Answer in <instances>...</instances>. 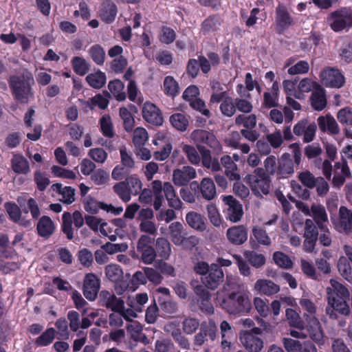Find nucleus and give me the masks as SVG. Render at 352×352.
I'll use <instances>...</instances> for the list:
<instances>
[{"instance_id":"c85d7f7f","label":"nucleus","mask_w":352,"mask_h":352,"mask_svg":"<svg viewBox=\"0 0 352 352\" xmlns=\"http://www.w3.org/2000/svg\"><path fill=\"white\" fill-rule=\"evenodd\" d=\"M294 58H290L284 63V68H288L287 73L289 75L303 74L309 71V65L307 61L300 60L294 64Z\"/></svg>"},{"instance_id":"8fccbe9b","label":"nucleus","mask_w":352,"mask_h":352,"mask_svg":"<svg viewBox=\"0 0 352 352\" xmlns=\"http://www.w3.org/2000/svg\"><path fill=\"white\" fill-rule=\"evenodd\" d=\"M338 269L340 274L349 282H352V268L348 259L340 256L338 262Z\"/></svg>"},{"instance_id":"f8f14e48","label":"nucleus","mask_w":352,"mask_h":352,"mask_svg":"<svg viewBox=\"0 0 352 352\" xmlns=\"http://www.w3.org/2000/svg\"><path fill=\"white\" fill-rule=\"evenodd\" d=\"M222 199L227 206V219L233 223L239 221L243 214L242 205L232 195L223 196Z\"/></svg>"},{"instance_id":"b1692460","label":"nucleus","mask_w":352,"mask_h":352,"mask_svg":"<svg viewBox=\"0 0 352 352\" xmlns=\"http://www.w3.org/2000/svg\"><path fill=\"white\" fill-rule=\"evenodd\" d=\"M226 235L229 241L235 245L243 244L248 239L247 229L243 226H236L229 228Z\"/></svg>"},{"instance_id":"6ab92c4d","label":"nucleus","mask_w":352,"mask_h":352,"mask_svg":"<svg viewBox=\"0 0 352 352\" xmlns=\"http://www.w3.org/2000/svg\"><path fill=\"white\" fill-rule=\"evenodd\" d=\"M224 273L220 266L217 264H211L210 270L204 278L203 282L209 289H216L223 280Z\"/></svg>"},{"instance_id":"f03ea898","label":"nucleus","mask_w":352,"mask_h":352,"mask_svg":"<svg viewBox=\"0 0 352 352\" xmlns=\"http://www.w3.org/2000/svg\"><path fill=\"white\" fill-rule=\"evenodd\" d=\"M327 293L328 307L326 312L331 318H337V312L344 316L349 314L350 308L347 300L350 295L345 286L334 279H331Z\"/></svg>"},{"instance_id":"13d9d810","label":"nucleus","mask_w":352,"mask_h":352,"mask_svg":"<svg viewBox=\"0 0 352 352\" xmlns=\"http://www.w3.org/2000/svg\"><path fill=\"white\" fill-rule=\"evenodd\" d=\"M220 110L225 116L232 117L236 112L235 100L230 96L225 98L221 103Z\"/></svg>"},{"instance_id":"69168bd1","label":"nucleus","mask_w":352,"mask_h":352,"mask_svg":"<svg viewBox=\"0 0 352 352\" xmlns=\"http://www.w3.org/2000/svg\"><path fill=\"white\" fill-rule=\"evenodd\" d=\"M273 260L278 266L283 268L288 269L293 265L291 258L282 252H275L273 254Z\"/></svg>"},{"instance_id":"c756f323","label":"nucleus","mask_w":352,"mask_h":352,"mask_svg":"<svg viewBox=\"0 0 352 352\" xmlns=\"http://www.w3.org/2000/svg\"><path fill=\"white\" fill-rule=\"evenodd\" d=\"M168 230L172 242L176 245H182L186 235L183 225L180 222H173L169 225Z\"/></svg>"},{"instance_id":"0eeeda50","label":"nucleus","mask_w":352,"mask_h":352,"mask_svg":"<svg viewBox=\"0 0 352 352\" xmlns=\"http://www.w3.org/2000/svg\"><path fill=\"white\" fill-rule=\"evenodd\" d=\"M83 206L86 212L92 214H97L100 210H102L114 215H119L123 211L122 206L115 207L112 204L100 201L91 196H87L85 198Z\"/></svg>"},{"instance_id":"de8ad7c7","label":"nucleus","mask_w":352,"mask_h":352,"mask_svg":"<svg viewBox=\"0 0 352 352\" xmlns=\"http://www.w3.org/2000/svg\"><path fill=\"white\" fill-rule=\"evenodd\" d=\"M254 239L259 244L269 246L271 245V239L265 230L258 226H254L252 228V236L251 239Z\"/></svg>"},{"instance_id":"0e129e2a","label":"nucleus","mask_w":352,"mask_h":352,"mask_svg":"<svg viewBox=\"0 0 352 352\" xmlns=\"http://www.w3.org/2000/svg\"><path fill=\"white\" fill-rule=\"evenodd\" d=\"M156 249L160 256L167 259L170 256L171 249L168 241L164 238H158L156 241Z\"/></svg>"},{"instance_id":"ea45409f","label":"nucleus","mask_w":352,"mask_h":352,"mask_svg":"<svg viewBox=\"0 0 352 352\" xmlns=\"http://www.w3.org/2000/svg\"><path fill=\"white\" fill-rule=\"evenodd\" d=\"M148 297L146 293L137 294L135 296L129 297L127 305L133 307L138 312H142L144 305L148 302Z\"/></svg>"},{"instance_id":"dca6fc26","label":"nucleus","mask_w":352,"mask_h":352,"mask_svg":"<svg viewBox=\"0 0 352 352\" xmlns=\"http://www.w3.org/2000/svg\"><path fill=\"white\" fill-rule=\"evenodd\" d=\"M207 336L212 340L217 337V326L213 320L201 324L199 332L194 338V344L197 346L202 345L206 342Z\"/></svg>"},{"instance_id":"473e14b6","label":"nucleus","mask_w":352,"mask_h":352,"mask_svg":"<svg viewBox=\"0 0 352 352\" xmlns=\"http://www.w3.org/2000/svg\"><path fill=\"white\" fill-rule=\"evenodd\" d=\"M55 228L53 221L47 216L42 217L37 223L38 233L44 238L50 237L54 233Z\"/></svg>"},{"instance_id":"412c9836","label":"nucleus","mask_w":352,"mask_h":352,"mask_svg":"<svg viewBox=\"0 0 352 352\" xmlns=\"http://www.w3.org/2000/svg\"><path fill=\"white\" fill-rule=\"evenodd\" d=\"M149 236L143 235L140 237L138 243V250L142 252V259L144 263L150 264L155 258V250L150 245Z\"/></svg>"},{"instance_id":"37998d69","label":"nucleus","mask_w":352,"mask_h":352,"mask_svg":"<svg viewBox=\"0 0 352 352\" xmlns=\"http://www.w3.org/2000/svg\"><path fill=\"white\" fill-rule=\"evenodd\" d=\"M87 83L94 89H100L106 82V75L101 71H97L89 74L86 77Z\"/></svg>"},{"instance_id":"423d86ee","label":"nucleus","mask_w":352,"mask_h":352,"mask_svg":"<svg viewBox=\"0 0 352 352\" xmlns=\"http://www.w3.org/2000/svg\"><path fill=\"white\" fill-rule=\"evenodd\" d=\"M328 22L336 32L346 29L352 25V10L343 8L333 12L329 16Z\"/></svg>"},{"instance_id":"4468645a","label":"nucleus","mask_w":352,"mask_h":352,"mask_svg":"<svg viewBox=\"0 0 352 352\" xmlns=\"http://www.w3.org/2000/svg\"><path fill=\"white\" fill-rule=\"evenodd\" d=\"M196 177V170L193 167L185 166L173 170V182L176 186H184Z\"/></svg>"},{"instance_id":"9b49d317","label":"nucleus","mask_w":352,"mask_h":352,"mask_svg":"<svg viewBox=\"0 0 352 352\" xmlns=\"http://www.w3.org/2000/svg\"><path fill=\"white\" fill-rule=\"evenodd\" d=\"M298 208L302 210L303 213L313 217L318 227L322 230L324 229L323 223L327 222L328 217L325 208L320 204H313L311 209L303 203H298Z\"/></svg>"},{"instance_id":"20e7f679","label":"nucleus","mask_w":352,"mask_h":352,"mask_svg":"<svg viewBox=\"0 0 352 352\" xmlns=\"http://www.w3.org/2000/svg\"><path fill=\"white\" fill-rule=\"evenodd\" d=\"M10 88L14 98L21 103H28L32 96L30 83L24 77H11Z\"/></svg>"},{"instance_id":"338daca9","label":"nucleus","mask_w":352,"mask_h":352,"mask_svg":"<svg viewBox=\"0 0 352 352\" xmlns=\"http://www.w3.org/2000/svg\"><path fill=\"white\" fill-rule=\"evenodd\" d=\"M286 318L290 326L298 329H304L303 322L299 314L295 310L292 309H287Z\"/></svg>"},{"instance_id":"680f3d73","label":"nucleus","mask_w":352,"mask_h":352,"mask_svg":"<svg viewBox=\"0 0 352 352\" xmlns=\"http://www.w3.org/2000/svg\"><path fill=\"white\" fill-rule=\"evenodd\" d=\"M235 123L237 125H243L247 129H252L256 125V116L254 114L249 116L241 114L236 117Z\"/></svg>"},{"instance_id":"052dcab7","label":"nucleus","mask_w":352,"mask_h":352,"mask_svg":"<svg viewBox=\"0 0 352 352\" xmlns=\"http://www.w3.org/2000/svg\"><path fill=\"white\" fill-rule=\"evenodd\" d=\"M208 217L210 223L215 227H219L221 224L222 219L217 206L213 204L207 206Z\"/></svg>"},{"instance_id":"c03bdc74","label":"nucleus","mask_w":352,"mask_h":352,"mask_svg":"<svg viewBox=\"0 0 352 352\" xmlns=\"http://www.w3.org/2000/svg\"><path fill=\"white\" fill-rule=\"evenodd\" d=\"M151 185L154 195L153 206L155 210H158L162 206L164 202L162 182L160 180H155L152 182Z\"/></svg>"},{"instance_id":"4be33fe9","label":"nucleus","mask_w":352,"mask_h":352,"mask_svg":"<svg viewBox=\"0 0 352 352\" xmlns=\"http://www.w3.org/2000/svg\"><path fill=\"white\" fill-rule=\"evenodd\" d=\"M100 298L102 305L113 311H118L123 308L124 301L108 291H102L100 294Z\"/></svg>"},{"instance_id":"79ce46f5","label":"nucleus","mask_w":352,"mask_h":352,"mask_svg":"<svg viewBox=\"0 0 352 352\" xmlns=\"http://www.w3.org/2000/svg\"><path fill=\"white\" fill-rule=\"evenodd\" d=\"M108 88L116 100L122 101L126 98V94L124 91V85L123 82L118 79L109 82Z\"/></svg>"},{"instance_id":"a18cd8bd","label":"nucleus","mask_w":352,"mask_h":352,"mask_svg":"<svg viewBox=\"0 0 352 352\" xmlns=\"http://www.w3.org/2000/svg\"><path fill=\"white\" fill-rule=\"evenodd\" d=\"M170 122L174 128L181 131H186L189 124L188 117L181 113L172 115L170 117Z\"/></svg>"},{"instance_id":"7ed1b4c3","label":"nucleus","mask_w":352,"mask_h":352,"mask_svg":"<svg viewBox=\"0 0 352 352\" xmlns=\"http://www.w3.org/2000/svg\"><path fill=\"white\" fill-rule=\"evenodd\" d=\"M245 180L255 195L262 197L269 194L270 179L263 169L256 168L253 173L247 175Z\"/></svg>"},{"instance_id":"f257e3e1","label":"nucleus","mask_w":352,"mask_h":352,"mask_svg":"<svg viewBox=\"0 0 352 352\" xmlns=\"http://www.w3.org/2000/svg\"><path fill=\"white\" fill-rule=\"evenodd\" d=\"M216 303L230 315L247 314L252 309L249 290L232 274L226 275L222 289L217 293Z\"/></svg>"},{"instance_id":"1a4fd4ad","label":"nucleus","mask_w":352,"mask_h":352,"mask_svg":"<svg viewBox=\"0 0 352 352\" xmlns=\"http://www.w3.org/2000/svg\"><path fill=\"white\" fill-rule=\"evenodd\" d=\"M190 188L195 194L207 200L210 201L215 198L217 195V188L214 181L210 177H204L199 184L193 182L190 184Z\"/></svg>"},{"instance_id":"58836bf2","label":"nucleus","mask_w":352,"mask_h":352,"mask_svg":"<svg viewBox=\"0 0 352 352\" xmlns=\"http://www.w3.org/2000/svg\"><path fill=\"white\" fill-rule=\"evenodd\" d=\"M194 291L202 300L201 303V307L202 310L208 314H212L214 311V308L212 305L209 302V300L210 298L209 292L202 285L196 286L194 288Z\"/></svg>"},{"instance_id":"2eb2a0df","label":"nucleus","mask_w":352,"mask_h":352,"mask_svg":"<svg viewBox=\"0 0 352 352\" xmlns=\"http://www.w3.org/2000/svg\"><path fill=\"white\" fill-rule=\"evenodd\" d=\"M333 223L340 232L349 233L352 230V211L345 206H341L339 218L333 221Z\"/></svg>"},{"instance_id":"a878e982","label":"nucleus","mask_w":352,"mask_h":352,"mask_svg":"<svg viewBox=\"0 0 352 352\" xmlns=\"http://www.w3.org/2000/svg\"><path fill=\"white\" fill-rule=\"evenodd\" d=\"M186 223L192 229L198 232H204L206 229V220L201 214L190 211L186 214Z\"/></svg>"},{"instance_id":"e433bc0d","label":"nucleus","mask_w":352,"mask_h":352,"mask_svg":"<svg viewBox=\"0 0 352 352\" xmlns=\"http://www.w3.org/2000/svg\"><path fill=\"white\" fill-rule=\"evenodd\" d=\"M318 87L320 86L310 78H305L302 79L297 86L296 98L299 100L304 99L305 93L314 91Z\"/></svg>"},{"instance_id":"a19ab883","label":"nucleus","mask_w":352,"mask_h":352,"mask_svg":"<svg viewBox=\"0 0 352 352\" xmlns=\"http://www.w3.org/2000/svg\"><path fill=\"white\" fill-rule=\"evenodd\" d=\"M142 326L138 322H133L127 326V331L135 341L147 343L148 339L142 332Z\"/></svg>"},{"instance_id":"7c9ffc66","label":"nucleus","mask_w":352,"mask_h":352,"mask_svg":"<svg viewBox=\"0 0 352 352\" xmlns=\"http://www.w3.org/2000/svg\"><path fill=\"white\" fill-rule=\"evenodd\" d=\"M319 128L322 131H327L331 134H337L340 131L338 124L331 115L320 116L318 118Z\"/></svg>"},{"instance_id":"bb28decb","label":"nucleus","mask_w":352,"mask_h":352,"mask_svg":"<svg viewBox=\"0 0 352 352\" xmlns=\"http://www.w3.org/2000/svg\"><path fill=\"white\" fill-rule=\"evenodd\" d=\"M254 290L261 294L272 296L280 291V287L270 280L258 279L254 284Z\"/></svg>"},{"instance_id":"6e6552de","label":"nucleus","mask_w":352,"mask_h":352,"mask_svg":"<svg viewBox=\"0 0 352 352\" xmlns=\"http://www.w3.org/2000/svg\"><path fill=\"white\" fill-rule=\"evenodd\" d=\"M73 222L77 228L82 227L84 223L82 214L78 210H76L72 214L68 212H65L62 215L61 230L69 240L74 239V230L72 228Z\"/></svg>"},{"instance_id":"09e8293b","label":"nucleus","mask_w":352,"mask_h":352,"mask_svg":"<svg viewBox=\"0 0 352 352\" xmlns=\"http://www.w3.org/2000/svg\"><path fill=\"white\" fill-rule=\"evenodd\" d=\"M211 88L212 93L210 99V103H218L223 101L226 95V91L223 90L221 85L217 81H212L211 82Z\"/></svg>"},{"instance_id":"a211bd4d","label":"nucleus","mask_w":352,"mask_h":352,"mask_svg":"<svg viewBox=\"0 0 352 352\" xmlns=\"http://www.w3.org/2000/svg\"><path fill=\"white\" fill-rule=\"evenodd\" d=\"M142 116L147 122L151 124L161 126L163 124L164 120L160 109L150 102L144 104Z\"/></svg>"},{"instance_id":"49530a36","label":"nucleus","mask_w":352,"mask_h":352,"mask_svg":"<svg viewBox=\"0 0 352 352\" xmlns=\"http://www.w3.org/2000/svg\"><path fill=\"white\" fill-rule=\"evenodd\" d=\"M164 92L165 94L174 97L179 92L178 82L173 76H168L164 80Z\"/></svg>"},{"instance_id":"4c0bfd02","label":"nucleus","mask_w":352,"mask_h":352,"mask_svg":"<svg viewBox=\"0 0 352 352\" xmlns=\"http://www.w3.org/2000/svg\"><path fill=\"white\" fill-rule=\"evenodd\" d=\"M294 172L293 162L288 153H284L278 162V174L282 177H287Z\"/></svg>"},{"instance_id":"603ef678","label":"nucleus","mask_w":352,"mask_h":352,"mask_svg":"<svg viewBox=\"0 0 352 352\" xmlns=\"http://www.w3.org/2000/svg\"><path fill=\"white\" fill-rule=\"evenodd\" d=\"M105 274L108 279L116 282V285L122 280L120 278L123 275L122 270L116 264H109L105 267Z\"/></svg>"},{"instance_id":"5fc2aeb1","label":"nucleus","mask_w":352,"mask_h":352,"mask_svg":"<svg viewBox=\"0 0 352 352\" xmlns=\"http://www.w3.org/2000/svg\"><path fill=\"white\" fill-rule=\"evenodd\" d=\"M220 331L221 335V346L224 349L230 346V342L228 341L233 336V331L231 325L226 320L220 324Z\"/></svg>"},{"instance_id":"72a5a7b5","label":"nucleus","mask_w":352,"mask_h":352,"mask_svg":"<svg viewBox=\"0 0 352 352\" xmlns=\"http://www.w3.org/2000/svg\"><path fill=\"white\" fill-rule=\"evenodd\" d=\"M349 175V168L345 163H336L334 167L333 185L338 187L341 186L344 183L346 177Z\"/></svg>"},{"instance_id":"f3484780","label":"nucleus","mask_w":352,"mask_h":352,"mask_svg":"<svg viewBox=\"0 0 352 352\" xmlns=\"http://www.w3.org/2000/svg\"><path fill=\"white\" fill-rule=\"evenodd\" d=\"M100 289V280L94 274H87L84 279L83 294L89 300H94Z\"/></svg>"},{"instance_id":"c9c22d12","label":"nucleus","mask_w":352,"mask_h":352,"mask_svg":"<svg viewBox=\"0 0 352 352\" xmlns=\"http://www.w3.org/2000/svg\"><path fill=\"white\" fill-rule=\"evenodd\" d=\"M310 100L311 105L315 110H322L327 105L324 90L321 87H317L312 93Z\"/></svg>"},{"instance_id":"774afa93","label":"nucleus","mask_w":352,"mask_h":352,"mask_svg":"<svg viewBox=\"0 0 352 352\" xmlns=\"http://www.w3.org/2000/svg\"><path fill=\"white\" fill-rule=\"evenodd\" d=\"M100 129L102 134L108 138H112L114 135L111 119L109 116H103L100 120Z\"/></svg>"},{"instance_id":"e2e57ef3","label":"nucleus","mask_w":352,"mask_h":352,"mask_svg":"<svg viewBox=\"0 0 352 352\" xmlns=\"http://www.w3.org/2000/svg\"><path fill=\"white\" fill-rule=\"evenodd\" d=\"M302 308L306 311L304 314L305 320L308 322L311 316H316V307L309 299L302 297L299 302Z\"/></svg>"},{"instance_id":"ddd939ff","label":"nucleus","mask_w":352,"mask_h":352,"mask_svg":"<svg viewBox=\"0 0 352 352\" xmlns=\"http://www.w3.org/2000/svg\"><path fill=\"white\" fill-rule=\"evenodd\" d=\"M239 338L242 345L249 352H260L263 348V340L255 336L252 332L243 331L240 333Z\"/></svg>"},{"instance_id":"f704fd0d","label":"nucleus","mask_w":352,"mask_h":352,"mask_svg":"<svg viewBox=\"0 0 352 352\" xmlns=\"http://www.w3.org/2000/svg\"><path fill=\"white\" fill-rule=\"evenodd\" d=\"M11 167L18 174L26 175L30 172L29 162L21 155H14L11 160Z\"/></svg>"},{"instance_id":"cd10ccee","label":"nucleus","mask_w":352,"mask_h":352,"mask_svg":"<svg viewBox=\"0 0 352 352\" xmlns=\"http://www.w3.org/2000/svg\"><path fill=\"white\" fill-rule=\"evenodd\" d=\"M162 192H164L170 207L176 210L182 208V202L176 195L175 188L170 182H167L162 184Z\"/></svg>"},{"instance_id":"2f4dec72","label":"nucleus","mask_w":352,"mask_h":352,"mask_svg":"<svg viewBox=\"0 0 352 352\" xmlns=\"http://www.w3.org/2000/svg\"><path fill=\"white\" fill-rule=\"evenodd\" d=\"M116 15V6L110 1H104L100 10V17L101 19L107 23H111L115 20Z\"/></svg>"},{"instance_id":"3c124183","label":"nucleus","mask_w":352,"mask_h":352,"mask_svg":"<svg viewBox=\"0 0 352 352\" xmlns=\"http://www.w3.org/2000/svg\"><path fill=\"white\" fill-rule=\"evenodd\" d=\"M72 65L74 71L80 76H84L89 68V65L87 61L80 56H74L72 60Z\"/></svg>"},{"instance_id":"393cba45","label":"nucleus","mask_w":352,"mask_h":352,"mask_svg":"<svg viewBox=\"0 0 352 352\" xmlns=\"http://www.w3.org/2000/svg\"><path fill=\"white\" fill-rule=\"evenodd\" d=\"M307 322L310 338L318 344H323L325 339L318 318L316 316H311Z\"/></svg>"},{"instance_id":"aec40b11","label":"nucleus","mask_w":352,"mask_h":352,"mask_svg":"<svg viewBox=\"0 0 352 352\" xmlns=\"http://www.w3.org/2000/svg\"><path fill=\"white\" fill-rule=\"evenodd\" d=\"M275 23L276 30L283 32L293 24V19L287 9L283 5H278L276 10Z\"/></svg>"},{"instance_id":"864d4df0","label":"nucleus","mask_w":352,"mask_h":352,"mask_svg":"<svg viewBox=\"0 0 352 352\" xmlns=\"http://www.w3.org/2000/svg\"><path fill=\"white\" fill-rule=\"evenodd\" d=\"M51 172L56 177L74 180L77 178V174L72 170L63 168L56 165L52 166Z\"/></svg>"},{"instance_id":"9d476101","label":"nucleus","mask_w":352,"mask_h":352,"mask_svg":"<svg viewBox=\"0 0 352 352\" xmlns=\"http://www.w3.org/2000/svg\"><path fill=\"white\" fill-rule=\"evenodd\" d=\"M320 77L322 83L329 87L340 88L345 82L344 76L339 69L336 68L328 67L323 69Z\"/></svg>"},{"instance_id":"4d7b16f0","label":"nucleus","mask_w":352,"mask_h":352,"mask_svg":"<svg viewBox=\"0 0 352 352\" xmlns=\"http://www.w3.org/2000/svg\"><path fill=\"white\" fill-rule=\"evenodd\" d=\"M113 189L120 199H121L124 202H128L130 201L131 192H130V189L128 188L127 184L125 181L116 184L113 186Z\"/></svg>"},{"instance_id":"39448f33","label":"nucleus","mask_w":352,"mask_h":352,"mask_svg":"<svg viewBox=\"0 0 352 352\" xmlns=\"http://www.w3.org/2000/svg\"><path fill=\"white\" fill-rule=\"evenodd\" d=\"M146 283L145 272H136L131 278L130 274H126L124 279L118 282L115 285V290L119 295L122 294L126 290L135 292L141 285Z\"/></svg>"},{"instance_id":"5701e85b","label":"nucleus","mask_w":352,"mask_h":352,"mask_svg":"<svg viewBox=\"0 0 352 352\" xmlns=\"http://www.w3.org/2000/svg\"><path fill=\"white\" fill-rule=\"evenodd\" d=\"M51 189L60 195L59 200L63 204H71L75 201V189L71 186L56 183L52 185Z\"/></svg>"},{"instance_id":"bf43d9fd","label":"nucleus","mask_w":352,"mask_h":352,"mask_svg":"<svg viewBox=\"0 0 352 352\" xmlns=\"http://www.w3.org/2000/svg\"><path fill=\"white\" fill-rule=\"evenodd\" d=\"M89 54L97 65H102L104 62L105 52L99 45H94L89 50Z\"/></svg>"},{"instance_id":"6e6d98bb","label":"nucleus","mask_w":352,"mask_h":352,"mask_svg":"<svg viewBox=\"0 0 352 352\" xmlns=\"http://www.w3.org/2000/svg\"><path fill=\"white\" fill-rule=\"evenodd\" d=\"M148 140L146 130L142 127H138L133 131V143L135 147L144 146Z\"/></svg>"}]
</instances>
